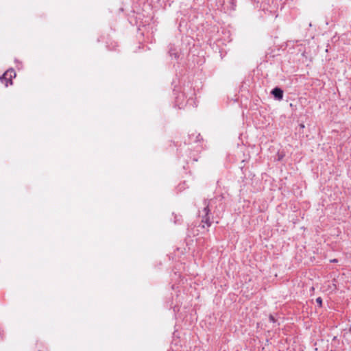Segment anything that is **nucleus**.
I'll use <instances>...</instances> for the list:
<instances>
[{"instance_id":"8","label":"nucleus","mask_w":351,"mask_h":351,"mask_svg":"<svg viewBox=\"0 0 351 351\" xmlns=\"http://www.w3.org/2000/svg\"><path fill=\"white\" fill-rule=\"evenodd\" d=\"M350 331L351 332V326H350Z\"/></svg>"},{"instance_id":"5","label":"nucleus","mask_w":351,"mask_h":351,"mask_svg":"<svg viewBox=\"0 0 351 351\" xmlns=\"http://www.w3.org/2000/svg\"><path fill=\"white\" fill-rule=\"evenodd\" d=\"M316 302L319 305V306H322V300L320 297L317 298L316 299Z\"/></svg>"},{"instance_id":"7","label":"nucleus","mask_w":351,"mask_h":351,"mask_svg":"<svg viewBox=\"0 0 351 351\" xmlns=\"http://www.w3.org/2000/svg\"><path fill=\"white\" fill-rule=\"evenodd\" d=\"M269 319H270L271 321H272V322H274V318L273 317V316H272V315H270V317H269Z\"/></svg>"},{"instance_id":"4","label":"nucleus","mask_w":351,"mask_h":351,"mask_svg":"<svg viewBox=\"0 0 351 351\" xmlns=\"http://www.w3.org/2000/svg\"><path fill=\"white\" fill-rule=\"evenodd\" d=\"M230 3L232 5V8L234 9V8L236 6V0H230Z\"/></svg>"},{"instance_id":"6","label":"nucleus","mask_w":351,"mask_h":351,"mask_svg":"<svg viewBox=\"0 0 351 351\" xmlns=\"http://www.w3.org/2000/svg\"><path fill=\"white\" fill-rule=\"evenodd\" d=\"M300 128H302V129L304 128V123H300Z\"/></svg>"},{"instance_id":"1","label":"nucleus","mask_w":351,"mask_h":351,"mask_svg":"<svg viewBox=\"0 0 351 351\" xmlns=\"http://www.w3.org/2000/svg\"><path fill=\"white\" fill-rule=\"evenodd\" d=\"M15 77V71L13 69H9L0 77V80L2 83L5 84L6 87H8L9 85L12 84V78Z\"/></svg>"},{"instance_id":"3","label":"nucleus","mask_w":351,"mask_h":351,"mask_svg":"<svg viewBox=\"0 0 351 351\" xmlns=\"http://www.w3.org/2000/svg\"><path fill=\"white\" fill-rule=\"evenodd\" d=\"M271 93L277 100H282L283 98V90L280 88H274Z\"/></svg>"},{"instance_id":"2","label":"nucleus","mask_w":351,"mask_h":351,"mask_svg":"<svg viewBox=\"0 0 351 351\" xmlns=\"http://www.w3.org/2000/svg\"><path fill=\"white\" fill-rule=\"evenodd\" d=\"M204 204L205 206L203 209V212L204 213L205 215L204 216H202V223H206L207 225V226H210L211 221L208 217V214L210 213L208 200L204 199Z\"/></svg>"}]
</instances>
